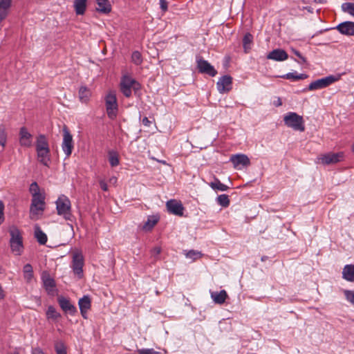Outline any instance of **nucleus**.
Instances as JSON below:
<instances>
[{
  "label": "nucleus",
  "instance_id": "nucleus-1",
  "mask_svg": "<svg viewBox=\"0 0 354 354\" xmlns=\"http://www.w3.org/2000/svg\"><path fill=\"white\" fill-rule=\"evenodd\" d=\"M10 235V246L15 255H21L24 251L23 237L21 231L15 225L8 230Z\"/></svg>",
  "mask_w": 354,
  "mask_h": 354
},
{
  "label": "nucleus",
  "instance_id": "nucleus-2",
  "mask_svg": "<svg viewBox=\"0 0 354 354\" xmlns=\"http://www.w3.org/2000/svg\"><path fill=\"white\" fill-rule=\"evenodd\" d=\"M56 209L58 215L62 216L67 221L72 220L71 203L68 197L60 196L56 201Z\"/></svg>",
  "mask_w": 354,
  "mask_h": 354
},
{
  "label": "nucleus",
  "instance_id": "nucleus-3",
  "mask_svg": "<svg viewBox=\"0 0 354 354\" xmlns=\"http://www.w3.org/2000/svg\"><path fill=\"white\" fill-rule=\"evenodd\" d=\"M120 86L121 92L127 97L131 95L132 89L136 93L140 88V84L129 75H124L122 77Z\"/></svg>",
  "mask_w": 354,
  "mask_h": 354
},
{
  "label": "nucleus",
  "instance_id": "nucleus-4",
  "mask_svg": "<svg viewBox=\"0 0 354 354\" xmlns=\"http://www.w3.org/2000/svg\"><path fill=\"white\" fill-rule=\"evenodd\" d=\"M284 123L295 131H304L305 126L302 116L296 113L290 112L283 118Z\"/></svg>",
  "mask_w": 354,
  "mask_h": 354
},
{
  "label": "nucleus",
  "instance_id": "nucleus-5",
  "mask_svg": "<svg viewBox=\"0 0 354 354\" xmlns=\"http://www.w3.org/2000/svg\"><path fill=\"white\" fill-rule=\"evenodd\" d=\"M105 104L108 117L111 120H114L117 116L118 109L117 98L114 93L110 92L106 96Z\"/></svg>",
  "mask_w": 354,
  "mask_h": 354
},
{
  "label": "nucleus",
  "instance_id": "nucleus-6",
  "mask_svg": "<svg viewBox=\"0 0 354 354\" xmlns=\"http://www.w3.org/2000/svg\"><path fill=\"white\" fill-rule=\"evenodd\" d=\"M45 202L44 196L42 195L32 197L30 208V214L31 219H36V216L41 214L44 210Z\"/></svg>",
  "mask_w": 354,
  "mask_h": 354
},
{
  "label": "nucleus",
  "instance_id": "nucleus-7",
  "mask_svg": "<svg viewBox=\"0 0 354 354\" xmlns=\"http://www.w3.org/2000/svg\"><path fill=\"white\" fill-rule=\"evenodd\" d=\"M62 149L66 155V158H68L71 155L73 149V136L66 126L63 128Z\"/></svg>",
  "mask_w": 354,
  "mask_h": 354
},
{
  "label": "nucleus",
  "instance_id": "nucleus-8",
  "mask_svg": "<svg viewBox=\"0 0 354 354\" xmlns=\"http://www.w3.org/2000/svg\"><path fill=\"white\" fill-rule=\"evenodd\" d=\"M337 80V78L333 75L327 76L326 77L317 80L314 82H312L307 88H305L304 91H315L318 89H322L326 88L335 82Z\"/></svg>",
  "mask_w": 354,
  "mask_h": 354
},
{
  "label": "nucleus",
  "instance_id": "nucleus-9",
  "mask_svg": "<svg viewBox=\"0 0 354 354\" xmlns=\"http://www.w3.org/2000/svg\"><path fill=\"white\" fill-rule=\"evenodd\" d=\"M197 68L198 72L203 74H207L211 77H214L217 74L216 70L207 61L202 57L196 58Z\"/></svg>",
  "mask_w": 354,
  "mask_h": 354
},
{
  "label": "nucleus",
  "instance_id": "nucleus-10",
  "mask_svg": "<svg viewBox=\"0 0 354 354\" xmlns=\"http://www.w3.org/2000/svg\"><path fill=\"white\" fill-rule=\"evenodd\" d=\"M83 266H84V258L80 253H75L73 256L72 261V268L75 274L79 278H82L83 276Z\"/></svg>",
  "mask_w": 354,
  "mask_h": 354
},
{
  "label": "nucleus",
  "instance_id": "nucleus-11",
  "mask_svg": "<svg viewBox=\"0 0 354 354\" xmlns=\"http://www.w3.org/2000/svg\"><path fill=\"white\" fill-rule=\"evenodd\" d=\"M57 301L60 308L65 313H68L71 315H74L77 313L76 307L71 303L68 299L59 296L57 298Z\"/></svg>",
  "mask_w": 354,
  "mask_h": 354
},
{
  "label": "nucleus",
  "instance_id": "nucleus-12",
  "mask_svg": "<svg viewBox=\"0 0 354 354\" xmlns=\"http://www.w3.org/2000/svg\"><path fill=\"white\" fill-rule=\"evenodd\" d=\"M232 78L230 75H223L216 83L217 89L220 93L229 92L232 89Z\"/></svg>",
  "mask_w": 354,
  "mask_h": 354
},
{
  "label": "nucleus",
  "instance_id": "nucleus-13",
  "mask_svg": "<svg viewBox=\"0 0 354 354\" xmlns=\"http://www.w3.org/2000/svg\"><path fill=\"white\" fill-rule=\"evenodd\" d=\"M166 207L169 212L182 216L183 215L184 207L180 201H178L175 199H171L166 203Z\"/></svg>",
  "mask_w": 354,
  "mask_h": 354
},
{
  "label": "nucleus",
  "instance_id": "nucleus-14",
  "mask_svg": "<svg viewBox=\"0 0 354 354\" xmlns=\"http://www.w3.org/2000/svg\"><path fill=\"white\" fill-rule=\"evenodd\" d=\"M343 158V153H328L322 155L319 160L323 165L335 164L341 161Z\"/></svg>",
  "mask_w": 354,
  "mask_h": 354
},
{
  "label": "nucleus",
  "instance_id": "nucleus-15",
  "mask_svg": "<svg viewBox=\"0 0 354 354\" xmlns=\"http://www.w3.org/2000/svg\"><path fill=\"white\" fill-rule=\"evenodd\" d=\"M19 144L25 147H30L32 144V136L25 127L19 130Z\"/></svg>",
  "mask_w": 354,
  "mask_h": 354
},
{
  "label": "nucleus",
  "instance_id": "nucleus-16",
  "mask_svg": "<svg viewBox=\"0 0 354 354\" xmlns=\"http://www.w3.org/2000/svg\"><path fill=\"white\" fill-rule=\"evenodd\" d=\"M78 305L82 316L84 318H87V311L91 307V301L88 295H84L83 297L79 299Z\"/></svg>",
  "mask_w": 354,
  "mask_h": 354
},
{
  "label": "nucleus",
  "instance_id": "nucleus-17",
  "mask_svg": "<svg viewBox=\"0 0 354 354\" xmlns=\"http://www.w3.org/2000/svg\"><path fill=\"white\" fill-rule=\"evenodd\" d=\"M336 28L343 35H354V22L353 21H344L341 23Z\"/></svg>",
  "mask_w": 354,
  "mask_h": 354
},
{
  "label": "nucleus",
  "instance_id": "nucleus-18",
  "mask_svg": "<svg viewBox=\"0 0 354 354\" xmlns=\"http://www.w3.org/2000/svg\"><path fill=\"white\" fill-rule=\"evenodd\" d=\"M288 57V55L287 53L282 49H274L269 53V54L267 55V58L268 59H272L274 61H284L287 59Z\"/></svg>",
  "mask_w": 354,
  "mask_h": 354
},
{
  "label": "nucleus",
  "instance_id": "nucleus-19",
  "mask_svg": "<svg viewBox=\"0 0 354 354\" xmlns=\"http://www.w3.org/2000/svg\"><path fill=\"white\" fill-rule=\"evenodd\" d=\"M230 160L233 163L234 167H237L239 165L246 167L250 163L248 157L245 154L233 155L231 156Z\"/></svg>",
  "mask_w": 354,
  "mask_h": 354
},
{
  "label": "nucleus",
  "instance_id": "nucleus-20",
  "mask_svg": "<svg viewBox=\"0 0 354 354\" xmlns=\"http://www.w3.org/2000/svg\"><path fill=\"white\" fill-rule=\"evenodd\" d=\"M44 287L48 294H51L55 287V280L47 272H44L41 276Z\"/></svg>",
  "mask_w": 354,
  "mask_h": 354
},
{
  "label": "nucleus",
  "instance_id": "nucleus-21",
  "mask_svg": "<svg viewBox=\"0 0 354 354\" xmlns=\"http://www.w3.org/2000/svg\"><path fill=\"white\" fill-rule=\"evenodd\" d=\"M38 161L44 166L49 167L50 162V149L36 151Z\"/></svg>",
  "mask_w": 354,
  "mask_h": 354
},
{
  "label": "nucleus",
  "instance_id": "nucleus-22",
  "mask_svg": "<svg viewBox=\"0 0 354 354\" xmlns=\"http://www.w3.org/2000/svg\"><path fill=\"white\" fill-rule=\"evenodd\" d=\"M12 4V0L0 1V23L6 18L8 10Z\"/></svg>",
  "mask_w": 354,
  "mask_h": 354
},
{
  "label": "nucleus",
  "instance_id": "nucleus-23",
  "mask_svg": "<svg viewBox=\"0 0 354 354\" xmlns=\"http://www.w3.org/2000/svg\"><path fill=\"white\" fill-rule=\"evenodd\" d=\"M96 10L103 14H109L111 11V5L109 0H96Z\"/></svg>",
  "mask_w": 354,
  "mask_h": 354
},
{
  "label": "nucleus",
  "instance_id": "nucleus-24",
  "mask_svg": "<svg viewBox=\"0 0 354 354\" xmlns=\"http://www.w3.org/2000/svg\"><path fill=\"white\" fill-rule=\"evenodd\" d=\"M49 148L48 142L45 135L39 134L35 142V149L36 151L48 149Z\"/></svg>",
  "mask_w": 354,
  "mask_h": 354
},
{
  "label": "nucleus",
  "instance_id": "nucleus-25",
  "mask_svg": "<svg viewBox=\"0 0 354 354\" xmlns=\"http://www.w3.org/2000/svg\"><path fill=\"white\" fill-rule=\"evenodd\" d=\"M342 278L348 281H354V265H346L342 270Z\"/></svg>",
  "mask_w": 354,
  "mask_h": 354
},
{
  "label": "nucleus",
  "instance_id": "nucleus-26",
  "mask_svg": "<svg viewBox=\"0 0 354 354\" xmlns=\"http://www.w3.org/2000/svg\"><path fill=\"white\" fill-rule=\"evenodd\" d=\"M211 297L214 303L223 304L225 301L227 295L225 290H222L220 292H212L211 293Z\"/></svg>",
  "mask_w": 354,
  "mask_h": 354
},
{
  "label": "nucleus",
  "instance_id": "nucleus-27",
  "mask_svg": "<svg viewBox=\"0 0 354 354\" xmlns=\"http://www.w3.org/2000/svg\"><path fill=\"white\" fill-rule=\"evenodd\" d=\"M86 3L87 0H74L73 6L77 15L84 14L86 9Z\"/></svg>",
  "mask_w": 354,
  "mask_h": 354
},
{
  "label": "nucleus",
  "instance_id": "nucleus-28",
  "mask_svg": "<svg viewBox=\"0 0 354 354\" xmlns=\"http://www.w3.org/2000/svg\"><path fill=\"white\" fill-rule=\"evenodd\" d=\"M35 237L41 245H45L48 240L46 234L38 225H35Z\"/></svg>",
  "mask_w": 354,
  "mask_h": 354
},
{
  "label": "nucleus",
  "instance_id": "nucleus-29",
  "mask_svg": "<svg viewBox=\"0 0 354 354\" xmlns=\"http://www.w3.org/2000/svg\"><path fill=\"white\" fill-rule=\"evenodd\" d=\"M91 95V91L86 86H82L79 89V98L82 103L88 102Z\"/></svg>",
  "mask_w": 354,
  "mask_h": 354
},
{
  "label": "nucleus",
  "instance_id": "nucleus-30",
  "mask_svg": "<svg viewBox=\"0 0 354 354\" xmlns=\"http://www.w3.org/2000/svg\"><path fill=\"white\" fill-rule=\"evenodd\" d=\"M253 41L252 34L247 32L243 38V46L245 53H248L251 49V44Z\"/></svg>",
  "mask_w": 354,
  "mask_h": 354
},
{
  "label": "nucleus",
  "instance_id": "nucleus-31",
  "mask_svg": "<svg viewBox=\"0 0 354 354\" xmlns=\"http://www.w3.org/2000/svg\"><path fill=\"white\" fill-rule=\"evenodd\" d=\"M209 186L214 190H219L222 192L226 191L229 189L228 186L221 183V181L216 178H214L213 182L209 183Z\"/></svg>",
  "mask_w": 354,
  "mask_h": 354
},
{
  "label": "nucleus",
  "instance_id": "nucleus-32",
  "mask_svg": "<svg viewBox=\"0 0 354 354\" xmlns=\"http://www.w3.org/2000/svg\"><path fill=\"white\" fill-rule=\"evenodd\" d=\"M158 218L156 216H149L147 221L144 224L142 229L149 231L151 230L154 225L158 223Z\"/></svg>",
  "mask_w": 354,
  "mask_h": 354
},
{
  "label": "nucleus",
  "instance_id": "nucleus-33",
  "mask_svg": "<svg viewBox=\"0 0 354 354\" xmlns=\"http://www.w3.org/2000/svg\"><path fill=\"white\" fill-rule=\"evenodd\" d=\"M46 317L48 319L57 320L61 317V314L53 306H50L46 311Z\"/></svg>",
  "mask_w": 354,
  "mask_h": 354
},
{
  "label": "nucleus",
  "instance_id": "nucleus-34",
  "mask_svg": "<svg viewBox=\"0 0 354 354\" xmlns=\"http://www.w3.org/2000/svg\"><path fill=\"white\" fill-rule=\"evenodd\" d=\"M24 279L27 282H30L33 277L32 267L30 263H27L23 268Z\"/></svg>",
  "mask_w": 354,
  "mask_h": 354
},
{
  "label": "nucleus",
  "instance_id": "nucleus-35",
  "mask_svg": "<svg viewBox=\"0 0 354 354\" xmlns=\"http://www.w3.org/2000/svg\"><path fill=\"white\" fill-rule=\"evenodd\" d=\"M282 78H285L287 80H304L308 77V75L306 74H299L297 75V73H288L284 75L281 76Z\"/></svg>",
  "mask_w": 354,
  "mask_h": 354
},
{
  "label": "nucleus",
  "instance_id": "nucleus-36",
  "mask_svg": "<svg viewBox=\"0 0 354 354\" xmlns=\"http://www.w3.org/2000/svg\"><path fill=\"white\" fill-rule=\"evenodd\" d=\"M109 162L111 167L118 166L120 163L119 157L117 152L114 151H109Z\"/></svg>",
  "mask_w": 354,
  "mask_h": 354
},
{
  "label": "nucleus",
  "instance_id": "nucleus-37",
  "mask_svg": "<svg viewBox=\"0 0 354 354\" xmlns=\"http://www.w3.org/2000/svg\"><path fill=\"white\" fill-rule=\"evenodd\" d=\"M216 201L218 205L223 207H227L230 205V199L228 196L226 194L219 195L216 198Z\"/></svg>",
  "mask_w": 354,
  "mask_h": 354
},
{
  "label": "nucleus",
  "instance_id": "nucleus-38",
  "mask_svg": "<svg viewBox=\"0 0 354 354\" xmlns=\"http://www.w3.org/2000/svg\"><path fill=\"white\" fill-rule=\"evenodd\" d=\"M55 350L57 354H67L66 347L62 341L55 342Z\"/></svg>",
  "mask_w": 354,
  "mask_h": 354
},
{
  "label": "nucleus",
  "instance_id": "nucleus-39",
  "mask_svg": "<svg viewBox=\"0 0 354 354\" xmlns=\"http://www.w3.org/2000/svg\"><path fill=\"white\" fill-rule=\"evenodd\" d=\"M342 9L344 12L349 13L354 17V3H344L342 5Z\"/></svg>",
  "mask_w": 354,
  "mask_h": 354
},
{
  "label": "nucleus",
  "instance_id": "nucleus-40",
  "mask_svg": "<svg viewBox=\"0 0 354 354\" xmlns=\"http://www.w3.org/2000/svg\"><path fill=\"white\" fill-rule=\"evenodd\" d=\"M132 62L136 65H140L142 62V55L139 51H134L131 55Z\"/></svg>",
  "mask_w": 354,
  "mask_h": 354
},
{
  "label": "nucleus",
  "instance_id": "nucleus-41",
  "mask_svg": "<svg viewBox=\"0 0 354 354\" xmlns=\"http://www.w3.org/2000/svg\"><path fill=\"white\" fill-rule=\"evenodd\" d=\"M30 192L32 194V197L41 196V194L39 193V187L38 184L36 182H33L30 184L29 188Z\"/></svg>",
  "mask_w": 354,
  "mask_h": 354
},
{
  "label": "nucleus",
  "instance_id": "nucleus-42",
  "mask_svg": "<svg viewBox=\"0 0 354 354\" xmlns=\"http://www.w3.org/2000/svg\"><path fill=\"white\" fill-rule=\"evenodd\" d=\"M202 256V254L200 252L195 251V250H189L186 253V257L190 259H192L194 260H196L197 259L201 258Z\"/></svg>",
  "mask_w": 354,
  "mask_h": 354
},
{
  "label": "nucleus",
  "instance_id": "nucleus-43",
  "mask_svg": "<svg viewBox=\"0 0 354 354\" xmlns=\"http://www.w3.org/2000/svg\"><path fill=\"white\" fill-rule=\"evenodd\" d=\"M6 143V133L5 129L2 127H0V145L2 148H4Z\"/></svg>",
  "mask_w": 354,
  "mask_h": 354
},
{
  "label": "nucleus",
  "instance_id": "nucleus-44",
  "mask_svg": "<svg viewBox=\"0 0 354 354\" xmlns=\"http://www.w3.org/2000/svg\"><path fill=\"white\" fill-rule=\"evenodd\" d=\"M344 295L346 299L354 306V291L352 290H344Z\"/></svg>",
  "mask_w": 354,
  "mask_h": 354
},
{
  "label": "nucleus",
  "instance_id": "nucleus-45",
  "mask_svg": "<svg viewBox=\"0 0 354 354\" xmlns=\"http://www.w3.org/2000/svg\"><path fill=\"white\" fill-rule=\"evenodd\" d=\"M292 52L296 56H297L301 59V62H299V63L304 64L306 62V59L304 56H302L301 54L298 50L292 49Z\"/></svg>",
  "mask_w": 354,
  "mask_h": 354
},
{
  "label": "nucleus",
  "instance_id": "nucleus-46",
  "mask_svg": "<svg viewBox=\"0 0 354 354\" xmlns=\"http://www.w3.org/2000/svg\"><path fill=\"white\" fill-rule=\"evenodd\" d=\"M3 209L4 204L1 201H0V225L4 221Z\"/></svg>",
  "mask_w": 354,
  "mask_h": 354
},
{
  "label": "nucleus",
  "instance_id": "nucleus-47",
  "mask_svg": "<svg viewBox=\"0 0 354 354\" xmlns=\"http://www.w3.org/2000/svg\"><path fill=\"white\" fill-rule=\"evenodd\" d=\"M160 6L163 12H166L168 8V3L167 0H160Z\"/></svg>",
  "mask_w": 354,
  "mask_h": 354
},
{
  "label": "nucleus",
  "instance_id": "nucleus-48",
  "mask_svg": "<svg viewBox=\"0 0 354 354\" xmlns=\"http://www.w3.org/2000/svg\"><path fill=\"white\" fill-rule=\"evenodd\" d=\"M155 353L153 349H141L139 350V354H153Z\"/></svg>",
  "mask_w": 354,
  "mask_h": 354
},
{
  "label": "nucleus",
  "instance_id": "nucleus-49",
  "mask_svg": "<svg viewBox=\"0 0 354 354\" xmlns=\"http://www.w3.org/2000/svg\"><path fill=\"white\" fill-rule=\"evenodd\" d=\"M160 252H161L160 247H155L151 250V254L154 256H157V255L160 254Z\"/></svg>",
  "mask_w": 354,
  "mask_h": 354
},
{
  "label": "nucleus",
  "instance_id": "nucleus-50",
  "mask_svg": "<svg viewBox=\"0 0 354 354\" xmlns=\"http://www.w3.org/2000/svg\"><path fill=\"white\" fill-rule=\"evenodd\" d=\"M100 187L101 189L103 190V191H107L108 190V186H107V184L103 180H101L100 181Z\"/></svg>",
  "mask_w": 354,
  "mask_h": 354
},
{
  "label": "nucleus",
  "instance_id": "nucleus-51",
  "mask_svg": "<svg viewBox=\"0 0 354 354\" xmlns=\"http://www.w3.org/2000/svg\"><path fill=\"white\" fill-rule=\"evenodd\" d=\"M142 122L146 127H149L150 125V124H151V121L147 117H145L142 119Z\"/></svg>",
  "mask_w": 354,
  "mask_h": 354
},
{
  "label": "nucleus",
  "instance_id": "nucleus-52",
  "mask_svg": "<svg viewBox=\"0 0 354 354\" xmlns=\"http://www.w3.org/2000/svg\"><path fill=\"white\" fill-rule=\"evenodd\" d=\"M32 354H45V353L43 352V351L40 348H36L32 351Z\"/></svg>",
  "mask_w": 354,
  "mask_h": 354
},
{
  "label": "nucleus",
  "instance_id": "nucleus-53",
  "mask_svg": "<svg viewBox=\"0 0 354 354\" xmlns=\"http://www.w3.org/2000/svg\"><path fill=\"white\" fill-rule=\"evenodd\" d=\"M109 182L111 183H113V184H115L117 183V178L116 177H111L110 179H109Z\"/></svg>",
  "mask_w": 354,
  "mask_h": 354
},
{
  "label": "nucleus",
  "instance_id": "nucleus-54",
  "mask_svg": "<svg viewBox=\"0 0 354 354\" xmlns=\"http://www.w3.org/2000/svg\"><path fill=\"white\" fill-rule=\"evenodd\" d=\"M277 104H277L278 106L281 105V102L280 99H279V102H277Z\"/></svg>",
  "mask_w": 354,
  "mask_h": 354
},
{
  "label": "nucleus",
  "instance_id": "nucleus-55",
  "mask_svg": "<svg viewBox=\"0 0 354 354\" xmlns=\"http://www.w3.org/2000/svg\"><path fill=\"white\" fill-rule=\"evenodd\" d=\"M277 104H277L278 106L281 105V102L280 99H279V102H277Z\"/></svg>",
  "mask_w": 354,
  "mask_h": 354
},
{
  "label": "nucleus",
  "instance_id": "nucleus-56",
  "mask_svg": "<svg viewBox=\"0 0 354 354\" xmlns=\"http://www.w3.org/2000/svg\"><path fill=\"white\" fill-rule=\"evenodd\" d=\"M266 258H267L266 257H263L261 258V261H265Z\"/></svg>",
  "mask_w": 354,
  "mask_h": 354
},
{
  "label": "nucleus",
  "instance_id": "nucleus-57",
  "mask_svg": "<svg viewBox=\"0 0 354 354\" xmlns=\"http://www.w3.org/2000/svg\"><path fill=\"white\" fill-rule=\"evenodd\" d=\"M315 2L317 3H321L322 2V0H314Z\"/></svg>",
  "mask_w": 354,
  "mask_h": 354
},
{
  "label": "nucleus",
  "instance_id": "nucleus-58",
  "mask_svg": "<svg viewBox=\"0 0 354 354\" xmlns=\"http://www.w3.org/2000/svg\"><path fill=\"white\" fill-rule=\"evenodd\" d=\"M352 150H353V151H354V142H353V145L352 146Z\"/></svg>",
  "mask_w": 354,
  "mask_h": 354
}]
</instances>
